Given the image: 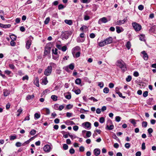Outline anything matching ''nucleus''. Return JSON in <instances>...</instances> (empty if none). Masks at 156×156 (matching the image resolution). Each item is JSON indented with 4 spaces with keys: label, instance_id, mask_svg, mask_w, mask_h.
Masks as SVG:
<instances>
[{
    "label": "nucleus",
    "instance_id": "34",
    "mask_svg": "<svg viewBox=\"0 0 156 156\" xmlns=\"http://www.w3.org/2000/svg\"><path fill=\"white\" fill-rule=\"evenodd\" d=\"M11 25L10 24H3L2 28H9L10 27H11Z\"/></svg>",
    "mask_w": 156,
    "mask_h": 156
},
{
    "label": "nucleus",
    "instance_id": "50",
    "mask_svg": "<svg viewBox=\"0 0 156 156\" xmlns=\"http://www.w3.org/2000/svg\"><path fill=\"white\" fill-rule=\"evenodd\" d=\"M22 144L20 142H17L16 144V146L17 147H19L22 145Z\"/></svg>",
    "mask_w": 156,
    "mask_h": 156
},
{
    "label": "nucleus",
    "instance_id": "28",
    "mask_svg": "<svg viewBox=\"0 0 156 156\" xmlns=\"http://www.w3.org/2000/svg\"><path fill=\"white\" fill-rule=\"evenodd\" d=\"M57 51L58 49L56 48L53 49L52 50V54H54L55 55H58Z\"/></svg>",
    "mask_w": 156,
    "mask_h": 156
},
{
    "label": "nucleus",
    "instance_id": "5",
    "mask_svg": "<svg viewBox=\"0 0 156 156\" xmlns=\"http://www.w3.org/2000/svg\"><path fill=\"white\" fill-rule=\"evenodd\" d=\"M127 21V18H125L122 20H119L115 22V23L116 25H120L123 24L124 23Z\"/></svg>",
    "mask_w": 156,
    "mask_h": 156
},
{
    "label": "nucleus",
    "instance_id": "6",
    "mask_svg": "<svg viewBox=\"0 0 156 156\" xmlns=\"http://www.w3.org/2000/svg\"><path fill=\"white\" fill-rule=\"evenodd\" d=\"M51 148L50 146L49 145H46L43 147L44 150L45 152H49Z\"/></svg>",
    "mask_w": 156,
    "mask_h": 156
},
{
    "label": "nucleus",
    "instance_id": "57",
    "mask_svg": "<svg viewBox=\"0 0 156 156\" xmlns=\"http://www.w3.org/2000/svg\"><path fill=\"white\" fill-rule=\"evenodd\" d=\"M80 90L79 89L75 90V93L77 94H79L80 93Z\"/></svg>",
    "mask_w": 156,
    "mask_h": 156
},
{
    "label": "nucleus",
    "instance_id": "24",
    "mask_svg": "<svg viewBox=\"0 0 156 156\" xmlns=\"http://www.w3.org/2000/svg\"><path fill=\"white\" fill-rule=\"evenodd\" d=\"M140 39L141 41H145L144 35V34H141L139 36Z\"/></svg>",
    "mask_w": 156,
    "mask_h": 156
},
{
    "label": "nucleus",
    "instance_id": "48",
    "mask_svg": "<svg viewBox=\"0 0 156 156\" xmlns=\"http://www.w3.org/2000/svg\"><path fill=\"white\" fill-rule=\"evenodd\" d=\"M49 64L50 66H51V68H52V67H55L56 66V64L55 63L53 62L50 63Z\"/></svg>",
    "mask_w": 156,
    "mask_h": 156
},
{
    "label": "nucleus",
    "instance_id": "55",
    "mask_svg": "<svg viewBox=\"0 0 156 156\" xmlns=\"http://www.w3.org/2000/svg\"><path fill=\"white\" fill-rule=\"evenodd\" d=\"M68 145H67L66 144H64L63 145V148L65 150H66L68 149Z\"/></svg>",
    "mask_w": 156,
    "mask_h": 156
},
{
    "label": "nucleus",
    "instance_id": "4",
    "mask_svg": "<svg viewBox=\"0 0 156 156\" xmlns=\"http://www.w3.org/2000/svg\"><path fill=\"white\" fill-rule=\"evenodd\" d=\"M108 123L110 124V125L109 126L108 125H107L106 126V128L109 130H112L114 128V126L113 125L112 122L111 120H108Z\"/></svg>",
    "mask_w": 156,
    "mask_h": 156
},
{
    "label": "nucleus",
    "instance_id": "40",
    "mask_svg": "<svg viewBox=\"0 0 156 156\" xmlns=\"http://www.w3.org/2000/svg\"><path fill=\"white\" fill-rule=\"evenodd\" d=\"M99 122H100L101 123H103L105 121V118L103 117H101L99 119Z\"/></svg>",
    "mask_w": 156,
    "mask_h": 156
},
{
    "label": "nucleus",
    "instance_id": "42",
    "mask_svg": "<svg viewBox=\"0 0 156 156\" xmlns=\"http://www.w3.org/2000/svg\"><path fill=\"white\" fill-rule=\"evenodd\" d=\"M132 79V77L130 76H128L126 79V80L127 82L130 81Z\"/></svg>",
    "mask_w": 156,
    "mask_h": 156
},
{
    "label": "nucleus",
    "instance_id": "16",
    "mask_svg": "<svg viewBox=\"0 0 156 156\" xmlns=\"http://www.w3.org/2000/svg\"><path fill=\"white\" fill-rule=\"evenodd\" d=\"M42 83L46 85L48 83L47 77H43L42 78Z\"/></svg>",
    "mask_w": 156,
    "mask_h": 156
},
{
    "label": "nucleus",
    "instance_id": "37",
    "mask_svg": "<svg viewBox=\"0 0 156 156\" xmlns=\"http://www.w3.org/2000/svg\"><path fill=\"white\" fill-rule=\"evenodd\" d=\"M147 125V123L146 121H143L142 123V127H146Z\"/></svg>",
    "mask_w": 156,
    "mask_h": 156
},
{
    "label": "nucleus",
    "instance_id": "29",
    "mask_svg": "<svg viewBox=\"0 0 156 156\" xmlns=\"http://www.w3.org/2000/svg\"><path fill=\"white\" fill-rule=\"evenodd\" d=\"M68 66L69 69L71 70H73L74 68V65L73 63L70 64Z\"/></svg>",
    "mask_w": 156,
    "mask_h": 156
},
{
    "label": "nucleus",
    "instance_id": "61",
    "mask_svg": "<svg viewBox=\"0 0 156 156\" xmlns=\"http://www.w3.org/2000/svg\"><path fill=\"white\" fill-rule=\"evenodd\" d=\"M89 99L93 100L94 102H96L98 101L97 99H96L94 97H92L89 98Z\"/></svg>",
    "mask_w": 156,
    "mask_h": 156
},
{
    "label": "nucleus",
    "instance_id": "21",
    "mask_svg": "<svg viewBox=\"0 0 156 156\" xmlns=\"http://www.w3.org/2000/svg\"><path fill=\"white\" fill-rule=\"evenodd\" d=\"M51 98L54 101H56L58 100V97L55 95H52L51 96Z\"/></svg>",
    "mask_w": 156,
    "mask_h": 156
},
{
    "label": "nucleus",
    "instance_id": "54",
    "mask_svg": "<svg viewBox=\"0 0 156 156\" xmlns=\"http://www.w3.org/2000/svg\"><path fill=\"white\" fill-rule=\"evenodd\" d=\"M95 35L94 33H92L90 34V37L91 38H94L95 37Z\"/></svg>",
    "mask_w": 156,
    "mask_h": 156
},
{
    "label": "nucleus",
    "instance_id": "43",
    "mask_svg": "<svg viewBox=\"0 0 156 156\" xmlns=\"http://www.w3.org/2000/svg\"><path fill=\"white\" fill-rule=\"evenodd\" d=\"M73 107V105L69 104L68 105L66 106V108L67 109H70L72 108Z\"/></svg>",
    "mask_w": 156,
    "mask_h": 156
},
{
    "label": "nucleus",
    "instance_id": "15",
    "mask_svg": "<svg viewBox=\"0 0 156 156\" xmlns=\"http://www.w3.org/2000/svg\"><path fill=\"white\" fill-rule=\"evenodd\" d=\"M3 91V95L5 97L8 96L10 94L9 91L7 89H4Z\"/></svg>",
    "mask_w": 156,
    "mask_h": 156
},
{
    "label": "nucleus",
    "instance_id": "33",
    "mask_svg": "<svg viewBox=\"0 0 156 156\" xmlns=\"http://www.w3.org/2000/svg\"><path fill=\"white\" fill-rule=\"evenodd\" d=\"M91 135V133L90 131H87V133L86 134V136L87 137H90Z\"/></svg>",
    "mask_w": 156,
    "mask_h": 156
},
{
    "label": "nucleus",
    "instance_id": "31",
    "mask_svg": "<svg viewBox=\"0 0 156 156\" xmlns=\"http://www.w3.org/2000/svg\"><path fill=\"white\" fill-rule=\"evenodd\" d=\"M53 107L54 109L56 110H58L59 105L57 104H55L53 105Z\"/></svg>",
    "mask_w": 156,
    "mask_h": 156
},
{
    "label": "nucleus",
    "instance_id": "19",
    "mask_svg": "<svg viewBox=\"0 0 156 156\" xmlns=\"http://www.w3.org/2000/svg\"><path fill=\"white\" fill-rule=\"evenodd\" d=\"M4 73L7 75H8L10 77L12 76L11 75V74H12V72L10 71L9 70H5L4 71Z\"/></svg>",
    "mask_w": 156,
    "mask_h": 156
},
{
    "label": "nucleus",
    "instance_id": "1",
    "mask_svg": "<svg viewBox=\"0 0 156 156\" xmlns=\"http://www.w3.org/2000/svg\"><path fill=\"white\" fill-rule=\"evenodd\" d=\"M117 66L119 67L123 72H124L127 70L126 63L122 60L117 61L116 63Z\"/></svg>",
    "mask_w": 156,
    "mask_h": 156
},
{
    "label": "nucleus",
    "instance_id": "64",
    "mask_svg": "<svg viewBox=\"0 0 156 156\" xmlns=\"http://www.w3.org/2000/svg\"><path fill=\"white\" fill-rule=\"evenodd\" d=\"M141 152L140 151H137L136 153V156H140L141 155Z\"/></svg>",
    "mask_w": 156,
    "mask_h": 156
},
{
    "label": "nucleus",
    "instance_id": "2",
    "mask_svg": "<svg viewBox=\"0 0 156 156\" xmlns=\"http://www.w3.org/2000/svg\"><path fill=\"white\" fill-rule=\"evenodd\" d=\"M132 24L133 27L136 31H140L141 29V25L136 22H133Z\"/></svg>",
    "mask_w": 156,
    "mask_h": 156
},
{
    "label": "nucleus",
    "instance_id": "25",
    "mask_svg": "<svg viewBox=\"0 0 156 156\" xmlns=\"http://www.w3.org/2000/svg\"><path fill=\"white\" fill-rule=\"evenodd\" d=\"M40 114L38 113H35L34 115V117L35 119H38L40 117Z\"/></svg>",
    "mask_w": 156,
    "mask_h": 156
},
{
    "label": "nucleus",
    "instance_id": "11",
    "mask_svg": "<svg viewBox=\"0 0 156 156\" xmlns=\"http://www.w3.org/2000/svg\"><path fill=\"white\" fill-rule=\"evenodd\" d=\"M141 53L143 55V57L145 60H147L148 59V55L146 52L144 51L141 52Z\"/></svg>",
    "mask_w": 156,
    "mask_h": 156
},
{
    "label": "nucleus",
    "instance_id": "49",
    "mask_svg": "<svg viewBox=\"0 0 156 156\" xmlns=\"http://www.w3.org/2000/svg\"><path fill=\"white\" fill-rule=\"evenodd\" d=\"M64 6L62 4H60L58 5V8L59 10H60L63 9Z\"/></svg>",
    "mask_w": 156,
    "mask_h": 156
},
{
    "label": "nucleus",
    "instance_id": "39",
    "mask_svg": "<svg viewBox=\"0 0 156 156\" xmlns=\"http://www.w3.org/2000/svg\"><path fill=\"white\" fill-rule=\"evenodd\" d=\"M109 91V90L108 87H105L103 89V92L105 93H108Z\"/></svg>",
    "mask_w": 156,
    "mask_h": 156
},
{
    "label": "nucleus",
    "instance_id": "13",
    "mask_svg": "<svg viewBox=\"0 0 156 156\" xmlns=\"http://www.w3.org/2000/svg\"><path fill=\"white\" fill-rule=\"evenodd\" d=\"M31 40H28L27 41L26 44V48L27 49H29L31 44Z\"/></svg>",
    "mask_w": 156,
    "mask_h": 156
},
{
    "label": "nucleus",
    "instance_id": "7",
    "mask_svg": "<svg viewBox=\"0 0 156 156\" xmlns=\"http://www.w3.org/2000/svg\"><path fill=\"white\" fill-rule=\"evenodd\" d=\"M108 22L107 19L105 17H103L101 18L100 19L98 22V23L99 24H101L102 23H106Z\"/></svg>",
    "mask_w": 156,
    "mask_h": 156
},
{
    "label": "nucleus",
    "instance_id": "56",
    "mask_svg": "<svg viewBox=\"0 0 156 156\" xmlns=\"http://www.w3.org/2000/svg\"><path fill=\"white\" fill-rule=\"evenodd\" d=\"M16 138V136H10V139L11 140H13Z\"/></svg>",
    "mask_w": 156,
    "mask_h": 156
},
{
    "label": "nucleus",
    "instance_id": "62",
    "mask_svg": "<svg viewBox=\"0 0 156 156\" xmlns=\"http://www.w3.org/2000/svg\"><path fill=\"white\" fill-rule=\"evenodd\" d=\"M14 41H11L10 42V44L12 46H14L16 45V43Z\"/></svg>",
    "mask_w": 156,
    "mask_h": 156
},
{
    "label": "nucleus",
    "instance_id": "46",
    "mask_svg": "<svg viewBox=\"0 0 156 156\" xmlns=\"http://www.w3.org/2000/svg\"><path fill=\"white\" fill-rule=\"evenodd\" d=\"M9 67L11 69H14L15 68V66L13 64H9Z\"/></svg>",
    "mask_w": 156,
    "mask_h": 156
},
{
    "label": "nucleus",
    "instance_id": "20",
    "mask_svg": "<svg viewBox=\"0 0 156 156\" xmlns=\"http://www.w3.org/2000/svg\"><path fill=\"white\" fill-rule=\"evenodd\" d=\"M106 45V44L105 40L99 43V45L100 47H103Z\"/></svg>",
    "mask_w": 156,
    "mask_h": 156
},
{
    "label": "nucleus",
    "instance_id": "53",
    "mask_svg": "<svg viewBox=\"0 0 156 156\" xmlns=\"http://www.w3.org/2000/svg\"><path fill=\"white\" fill-rule=\"evenodd\" d=\"M138 8L139 10H142L144 8V6L142 5H140L138 7Z\"/></svg>",
    "mask_w": 156,
    "mask_h": 156
},
{
    "label": "nucleus",
    "instance_id": "14",
    "mask_svg": "<svg viewBox=\"0 0 156 156\" xmlns=\"http://www.w3.org/2000/svg\"><path fill=\"white\" fill-rule=\"evenodd\" d=\"M94 154L96 156H98L100 153V150L99 149L96 148L94 150Z\"/></svg>",
    "mask_w": 156,
    "mask_h": 156
},
{
    "label": "nucleus",
    "instance_id": "47",
    "mask_svg": "<svg viewBox=\"0 0 156 156\" xmlns=\"http://www.w3.org/2000/svg\"><path fill=\"white\" fill-rule=\"evenodd\" d=\"M58 55H53V56H52L53 58L55 60H58Z\"/></svg>",
    "mask_w": 156,
    "mask_h": 156
},
{
    "label": "nucleus",
    "instance_id": "3",
    "mask_svg": "<svg viewBox=\"0 0 156 156\" xmlns=\"http://www.w3.org/2000/svg\"><path fill=\"white\" fill-rule=\"evenodd\" d=\"M52 71L51 66H48L44 70V74L46 76H49L51 75Z\"/></svg>",
    "mask_w": 156,
    "mask_h": 156
},
{
    "label": "nucleus",
    "instance_id": "12",
    "mask_svg": "<svg viewBox=\"0 0 156 156\" xmlns=\"http://www.w3.org/2000/svg\"><path fill=\"white\" fill-rule=\"evenodd\" d=\"M116 31L118 33H120L124 30V29L121 27L117 26L116 27Z\"/></svg>",
    "mask_w": 156,
    "mask_h": 156
},
{
    "label": "nucleus",
    "instance_id": "38",
    "mask_svg": "<svg viewBox=\"0 0 156 156\" xmlns=\"http://www.w3.org/2000/svg\"><path fill=\"white\" fill-rule=\"evenodd\" d=\"M66 98L68 99H70L71 98V96L70 94L69 93L68 94H66L65 95Z\"/></svg>",
    "mask_w": 156,
    "mask_h": 156
},
{
    "label": "nucleus",
    "instance_id": "35",
    "mask_svg": "<svg viewBox=\"0 0 156 156\" xmlns=\"http://www.w3.org/2000/svg\"><path fill=\"white\" fill-rule=\"evenodd\" d=\"M36 133V131L34 129H33L31 130L30 132V134L31 135H35Z\"/></svg>",
    "mask_w": 156,
    "mask_h": 156
},
{
    "label": "nucleus",
    "instance_id": "30",
    "mask_svg": "<svg viewBox=\"0 0 156 156\" xmlns=\"http://www.w3.org/2000/svg\"><path fill=\"white\" fill-rule=\"evenodd\" d=\"M43 110H44L46 114L47 115H48L50 113V111L49 109L48 108H45L43 109Z\"/></svg>",
    "mask_w": 156,
    "mask_h": 156
},
{
    "label": "nucleus",
    "instance_id": "32",
    "mask_svg": "<svg viewBox=\"0 0 156 156\" xmlns=\"http://www.w3.org/2000/svg\"><path fill=\"white\" fill-rule=\"evenodd\" d=\"M10 38L12 40V41H15L16 40V37L13 34H12L10 36Z\"/></svg>",
    "mask_w": 156,
    "mask_h": 156
},
{
    "label": "nucleus",
    "instance_id": "17",
    "mask_svg": "<svg viewBox=\"0 0 156 156\" xmlns=\"http://www.w3.org/2000/svg\"><path fill=\"white\" fill-rule=\"evenodd\" d=\"M64 22L66 24L69 25H71L73 24V21L72 20H64Z\"/></svg>",
    "mask_w": 156,
    "mask_h": 156
},
{
    "label": "nucleus",
    "instance_id": "36",
    "mask_svg": "<svg viewBox=\"0 0 156 156\" xmlns=\"http://www.w3.org/2000/svg\"><path fill=\"white\" fill-rule=\"evenodd\" d=\"M50 20V18L49 17H47L44 21V23L45 24H47L49 22Z\"/></svg>",
    "mask_w": 156,
    "mask_h": 156
},
{
    "label": "nucleus",
    "instance_id": "26",
    "mask_svg": "<svg viewBox=\"0 0 156 156\" xmlns=\"http://www.w3.org/2000/svg\"><path fill=\"white\" fill-rule=\"evenodd\" d=\"M80 37H78L77 39V41L78 42H82L85 41V38L81 39Z\"/></svg>",
    "mask_w": 156,
    "mask_h": 156
},
{
    "label": "nucleus",
    "instance_id": "9",
    "mask_svg": "<svg viewBox=\"0 0 156 156\" xmlns=\"http://www.w3.org/2000/svg\"><path fill=\"white\" fill-rule=\"evenodd\" d=\"M113 38L112 37H109L108 38H107L105 40L106 42V44H111L113 41Z\"/></svg>",
    "mask_w": 156,
    "mask_h": 156
},
{
    "label": "nucleus",
    "instance_id": "41",
    "mask_svg": "<svg viewBox=\"0 0 156 156\" xmlns=\"http://www.w3.org/2000/svg\"><path fill=\"white\" fill-rule=\"evenodd\" d=\"M98 86L100 87L101 88H102L104 86V83L103 82H100L98 83Z\"/></svg>",
    "mask_w": 156,
    "mask_h": 156
},
{
    "label": "nucleus",
    "instance_id": "10",
    "mask_svg": "<svg viewBox=\"0 0 156 156\" xmlns=\"http://www.w3.org/2000/svg\"><path fill=\"white\" fill-rule=\"evenodd\" d=\"M83 126H84L86 128L88 129L90 128L91 127V123L89 122H86L82 124Z\"/></svg>",
    "mask_w": 156,
    "mask_h": 156
},
{
    "label": "nucleus",
    "instance_id": "51",
    "mask_svg": "<svg viewBox=\"0 0 156 156\" xmlns=\"http://www.w3.org/2000/svg\"><path fill=\"white\" fill-rule=\"evenodd\" d=\"M64 108V106L63 105H60V106L59 105V107L58 109V110L61 111L62 109H63Z\"/></svg>",
    "mask_w": 156,
    "mask_h": 156
},
{
    "label": "nucleus",
    "instance_id": "22",
    "mask_svg": "<svg viewBox=\"0 0 156 156\" xmlns=\"http://www.w3.org/2000/svg\"><path fill=\"white\" fill-rule=\"evenodd\" d=\"M81 80L80 78H77L75 80V83L78 85H79L81 84Z\"/></svg>",
    "mask_w": 156,
    "mask_h": 156
},
{
    "label": "nucleus",
    "instance_id": "58",
    "mask_svg": "<svg viewBox=\"0 0 156 156\" xmlns=\"http://www.w3.org/2000/svg\"><path fill=\"white\" fill-rule=\"evenodd\" d=\"M125 147L127 148H129L130 147V144L129 143H126L125 144Z\"/></svg>",
    "mask_w": 156,
    "mask_h": 156
},
{
    "label": "nucleus",
    "instance_id": "52",
    "mask_svg": "<svg viewBox=\"0 0 156 156\" xmlns=\"http://www.w3.org/2000/svg\"><path fill=\"white\" fill-rule=\"evenodd\" d=\"M116 93L118 94L119 95V96L120 97H122V98H125V96H122V93H121L120 92H116Z\"/></svg>",
    "mask_w": 156,
    "mask_h": 156
},
{
    "label": "nucleus",
    "instance_id": "27",
    "mask_svg": "<svg viewBox=\"0 0 156 156\" xmlns=\"http://www.w3.org/2000/svg\"><path fill=\"white\" fill-rule=\"evenodd\" d=\"M126 46L128 49H130L131 46V44L130 42L129 41L127 42L126 45Z\"/></svg>",
    "mask_w": 156,
    "mask_h": 156
},
{
    "label": "nucleus",
    "instance_id": "59",
    "mask_svg": "<svg viewBox=\"0 0 156 156\" xmlns=\"http://www.w3.org/2000/svg\"><path fill=\"white\" fill-rule=\"evenodd\" d=\"M148 93L147 91H145L143 94V96L144 97H147L148 95Z\"/></svg>",
    "mask_w": 156,
    "mask_h": 156
},
{
    "label": "nucleus",
    "instance_id": "60",
    "mask_svg": "<svg viewBox=\"0 0 156 156\" xmlns=\"http://www.w3.org/2000/svg\"><path fill=\"white\" fill-rule=\"evenodd\" d=\"M85 34L83 33H81L80 35V37L84 38H85Z\"/></svg>",
    "mask_w": 156,
    "mask_h": 156
},
{
    "label": "nucleus",
    "instance_id": "23",
    "mask_svg": "<svg viewBox=\"0 0 156 156\" xmlns=\"http://www.w3.org/2000/svg\"><path fill=\"white\" fill-rule=\"evenodd\" d=\"M34 94H32L31 95H28L26 97V100H28L31 99H33L34 98Z\"/></svg>",
    "mask_w": 156,
    "mask_h": 156
},
{
    "label": "nucleus",
    "instance_id": "44",
    "mask_svg": "<svg viewBox=\"0 0 156 156\" xmlns=\"http://www.w3.org/2000/svg\"><path fill=\"white\" fill-rule=\"evenodd\" d=\"M81 2L84 3H88L90 2V0H80Z\"/></svg>",
    "mask_w": 156,
    "mask_h": 156
},
{
    "label": "nucleus",
    "instance_id": "18",
    "mask_svg": "<svg viewBox=\"0 0 156 156\" xmlns=\"http://www.w3.org/2000/svg\"><path fill=\"white\" fill-rule=\"evenodd\" d=\"M39 82L38 78L37 77L36 78L34 81V83L37 87H39Z\"/></svg>",
    "mask_w": 156,
    "mask_h": 156
},
{
    "label": "nucleus",
    "instance_id": "45",
    "mask_svg": "<svg viewBox=\"0 0 156 156\" xmlns=\"http://www.w3.org/2000/svg\"><path fill=\"white\" fill-rule=\"evenodd\" d=\"M121 119V118L120 116H117L115 118V120L117 122H119Z\"/></svg>",
    "mask_w": 156,
    "mask_h": 156
},
{
    "label": "nucleus",
    "instance_id": "8",
    "mask_svg": "<svg viewBox=\"0 0 156 156\" xmlns=\"http://www.w3.org/2000/svg\"><path fill=\"white\" fill-rule=\"evenodd\" d=\"M71 35V33L69 31H66L64 35H63V38L65 39H67Z\"/></svg>",
    "mask_w": 156,
    "mask_h": 156
},
{
    "label": "nucleus",
    "instance_id": "63",
    "mask_svg": "<svg viewBox=\"0 0 156 156\" xmlns=\"http://www.w3.org/2000/svg\"><path fill=\"white\" fill-rule=\"evenodd\" d=\"M84 150V147L83 146H81L79 148V151L80 152H83Z\"/></svg>",
    "mask_w": 156,
    "mask_h": 156
}]
</instances>
